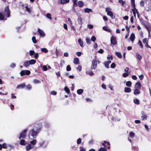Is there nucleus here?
<instances>
[{
    "mask_svg": "<svg viewBox=\"0 0 151 151\" xmlns=\"http://www.w3.org/2000/svg\"><path fill=\"white\" fill-rule=\"evenodd\" d=\"M133 101L134 102L137 104L138 105L139 104V101L138 99H134Z\"/></svg>",
    "mask_w": 151,
    "mask_h": 151,
    "instance_id": "obj_31",
    "label": "nucleus"
},
{
    "mask_svg": "<svg viewBox=\"0 0 151 151\" xmlns=\"http://www.w3.org/2000/svg\"><path fill=\"white\" fill-rule=\"evenodd\" d=\"M104 64L106 68H109V64L107 63L106 61L104 63Z\"/></svg>",
    "mask_w": 151,
    "mask_h": 151,
    "instance_id": "obj_48",
    "label": "nucleus"
},
{
    "mask_svg": "<svg viewBox=\"0 0 151 151\" xmlns=\"http://www.w3.org/2000/svg\"><path fill=\"white\" fill-rule=\"evenodd\" d=\"M25 86V85L24 83H22L17 86V88L18 89L22 88Z\"/></svg>",
    "mask_w": 151,
    "mask_h": 151,
    "instance_id": "obj_14",
    "label": "nucleus"
},
{
    "mask_svg": "<svg viewBox=\"0 0 151 151\" xmlns=\"http://www.w3.org/2000/svg\"><path fill=\"white\" fill-rule=\"evenodd\" d=\"M42 68L43 70L44 71L47 70V68L46 65H44L42 67Z\"/></svg>",
    "mask_w": 151,
    "mask_h": 151,
    "instance_id": "obj_53",
    "label": "nucleus"
},
{
    "mask_svg": "<svg viewBox=\"0 0 151 151\" xmlns=\"http://www.w3.org/2000/svg\"><path fill=\"white\" fill-rule=\"evenodd\" d=\"M64 90L67 93H69L70 92V90L66 86H65V87Z\"/></svg>",
    "mask_w": 151,
    "mask_h": 151,
    "instance_id": "obj_36",
    "label": "nucleus"
},
{
    "mask_svg": "<svg viewBox=\"0 0 151 151\" xmlns=\"http://www.w3.org/2000/svg\"><path fill=\"white\" fill-rule=\"evenodd\" d=\"M23 65L26 68H27L29 66L30 64L29 60H27L24 62Z\"/></svg>",
    "mask_w": 151,
    "mask_h": 151,
    "instance_id": "obj_10",
    "label": "nucleus"
},
{
    "mask_svg": "<svg viewBox=\"0 0 151 151\" xmlns=\"http://www.w3.org/2000/svg\"><path fill=\"white\" fill-rule=\"evenodd\" d=\"M86 73V74H88V75H90V76H92L93 75V74H94L93 72L92 71H88Z\"/></svg>",
    "mask_w": 151,
    "mask_h": 151,
    "instance_id": "obj_35",
    "label": "nucleus"
},
{
    "mask_svg": "<svg viewBox=\"0 0 151 151\" xmlns=\"http://www.w3.org/2000/svg\"><path fill=\"white\" fill-rule=\"evenodd\" d=\"M56 92L55 91H52L50 92V94L53 95H55L56 94Z\"/></svg>",
    "mask_w": 151,
    "mask_h": 151,
    "instance_id": "obj_50",
    "label": "nucleus"
},
{
    "mask_svg": "<svg viewBox=\"0 0 151 151\" xmlns=\"http://www.w3.org/2000/svg\"><path fill=\"white\" fill-rule=\"evenodd\" d=\"M114 119L115 121H119L120 119L119 117H118V116H115V117L114 118Z\"/></svg>",
    "mask_w": 151,
    "mask_h": 151,
    "instance_id": "obj_51",
    "label": "nucleus"
},
{
    "mask_svg": "<svg viewBox=\"0 0 151 151\" xmlns=\"http://www.w3.org/2000/svg\"><path fill=\"white\" fill-rule=\"evenodd\" d=\"M138 44L139 45L141 46V47H143V45L142 44V42L140 40L139 41Z\"/></svg>",
    "mask_w": 151,
    "mask_h": 151,
    "instance_id": "obj_61",
    "label": "nucleus"
},
{
    "mask_svg": "<svg viewBox=\"0 0 151 151\" xmlns=\"http://www.w3.org/2000/svg\"><path fill=\"white\" fill-rule=\"evenodd\" d=\"M79 62V59L78 58H76L74 59L73 62L75 64H78V63Z\"/></svg>",
    "mask_w": 151,
    "mask_h": 151,
    "instance_id": "obj_24",
    "label": "nucleus"
},
{
    "mask_svg": "<svg viewBox=\"0 0 151 151\" xmlns=\"http://www.w3.org/2000/svg\"><path fill=\"white\" fill-rule=\"evenodd\" d=\"M135 38V35L133 33H132L130 36V39L133 42Z\"/></svg>",
    "mask_w": 151,
    "mask_h": 151,
    "instance_id": "obj_16",
    "label": "nucleus"
},
{
    "mask_svg": "<svg viewBox=\"0 0 151 151\" xmlns=\"http://www.w3.org/2000/svg\"><path fill=\"white\" fill-rule=\"evenodd\" d=\"M4 18V17L3 14L0 12V20H2Z\"/></svg>",
    "mask_w": 151,
    "mask_h": 151,
    "instance_id": "obj_43",
    "label": "nucleus"
},
{
    "mask_svg": "<svg viewBox=\"0 0 151 151\" xmlns=\"http://www.w3.org/2000/svg\"><path fill=\"white\" fill-rule=\"evenodd\" d=\"M38 32L41 36L44 37L45 36V33L43 30L39 28L38 29Z\"/></svg>",
    "mask_w": 151,
    "mask_h": 151,
    "instance_id": "obj_11",
    "label": "nucleus"
},
{
    "mask_svg": "<svg viewBox=\"0 0 151 151\" xmlns=\"http://www.w3.org/2000/svg\"><path fill=\"white\" fill-rule=\"evenodd\" d=\"M133 8L132 9V11L133 12V14L134 15V17H136V13L138 14L139 13V12L137 10V9L135 8V7H132Z\"/></svg>",
    "mask_w": 151,
    "mask_h": 151,
    "instance_id": "obj_9",
    "label": "nucleus"
},
{
    "mask_svg": "<svg viewBox=\"0 0 151 151\" xmlns=\"http://www.w3.org/2000/svg\"><path fill=\"white\" fill-rule=\"evenodd\" d=\"M83 92V90L82 89H79L77 90V93L79 95L81 94Z\"/></svg>",
    "mask_w": 151,
    "mask_h": 151,
    "instance_id": "obj_26",
    "label": "nucleus"
},
{
    "mask_svg": "<svg viewBox=\"0 0 151 151\" xmlns=\"http://www.w3.org/2000/svg\"><path fill=\"white\" fill-rule=\"evenodd\" d=\"M141 86V84L139 82H137L135 85V87L136 88L140 89Z\"/></svg>",
    "mask_w": 151,
    "mask_h": 151,
    "instance_id": "obj_13",
    "label": "nucleus"
},
{
    "mask_svg": "<svg viewBox=\"0 0 151 151\" xmlns=\"http://www.w3.org/2000/svg\"><path fill=\"white\" fill-rule=\"evenodd\" d=\"M129 135L131 138H133L135 136V134L133 132H131L129 133Z\"/></svg>",
    "mask_w": 151,
    "mask_h": 151,
    "instance_id": "obj_38",
    "label": "nucleus"
},
{
    "mask_svg": "<svg viewBox=\"0 0 151 151\" xmlns=\"http://www.w3.org/2000/svg\"><path fill=\"white\" fill-rule=\"evenodd\" d=\"M4 14L5 16L7 17H9L10 16L9 10L8 6L5 8Z\"/></svg>",
    "mask_w": 151,
    "mask_h": 151,
    "instance_id": "obj_4",
    "label": "nucleus"
},
{
    "mask_svg": "<svg viewBox=\"0 0 151 151\" xmlns=\"http://www.w3.org/2000/svg\"><path fill=\"white\" fill-rule=\"evenodd\" d=\"M77 0H73V6H77Z\"/></svg>",
    "mask_w": 151,
    "mask_h": 151,
    "instance_id": "obj_32",
    "label": "nucleus"
},
{
    "mask_svg": "<svg viewBox=\"0 0 151 151\" xmlns=\"http://www.w3.org/2000/svg\"><path fill=\"white\" fill-rule=\"evenodd\" d=\"M39 57V54L37 53H36L34 55L35 58V59Z\"/></svg>",
    "mask_w": 151,
    "mask_h": 151,
    "instance_id": "obj_58",
    "label": "nucleus"
},
{
    "mask_svg": "<svg viewBox=\"0 0 151 151\" xmlns=\"http://www.w3.org/2000/svg\"><path fill=\"white\" fill-rule=\"evenodd\" d=\"M145 9L147 11L151 10V2L150 1H148V4L145 7Z\"/></svg>",
    "mask_w": 151,
    "mask_h": 151,
    "instance_id": "obj_8",
    "label": "nucleus"
},
{
    "mask_svg": "<svg viewBox=\"0 0 151 151\" xmlns=\"http://www.w3.org/2000/svg\"><path fill=\"white\" fill-rule=\"evenodd\" d=\"M142 119L143 120H145L147 119V116L146 115H144V116H141Z\"/></svg>",
    "mask_w": 151,
    "mask_h": 151,
    "instance_id": "obj_47",
    "label": "nucleus"
},
{
    "mask_svg": "<svg viewBox=\"0 0 151 151\" xmlns=\"http://www.w3.org/2000/svg\"><path fill=\"white\" fill-rule=\"evenodd\" d=\"M91 40L93 41L94 42L96 40V38L94 36H93L91 39Z\"/></svg>",
    "mask_w": 151,
    "mask_h": 151,
    "instance_id": "obj_56",
    "label": "nucleus"
},
{
    "mask_svg": "<svg viewBox=\"0 0 151 151\" xmlns=\"http://www.w3.org/2000/svg\"><path fill=\"white\" fill-rule=\"evenodd\" d=\"M2 148L5 149H6L7 148L6 145L5 143H4L2 145Z\"/></svg>",
    "mask_w": 151,
    "mask_h": 151,
    "instance_id": "obj_63",
    "label": "nucleus"
},
{
    "mask_svg": "<svg viewBox=\"0 0 151 151\" xmlns=\"http://www.w3.org/2000/svg\"><path fill=\"white\" fill-rule=\"evenodd\" d=\"M111 9L109 7H107L106 9V12L107 13L111 11Z\"/></svg>",
    "mask_w": 151,
    "mask_h": 151,
    "instance_id": "obj_52",
    "label": "nucleus"
},
{
    "mask_svg": "<svg viewBox=\"0 0 151 151\" xmlns=\"http://www.w3.org/2000/svg\"><path fill=\"white\" fill-rule=\"evenodd\" d=\"M116 56L119 58H121L122 57V55L120 54V53L118 52H116Z\"/></svg>",
    "mask_w": 151,
    "mask_h": 151,
    "instance_id": "obj_29",
    "label": "nucleus"
},
{
    "mask_svg": "<svg viewBox=\"0 0 151 151\" xmlns=\"http://www.w3.org/2000/svg\"><path fill=\"white\" fill-rule=\"evenodd\" d=\"M124 77H126L128 76V74L127 73H124L122 75Z\"/></svg>",
    "mask_w": 151,
    "mask_h": 151,
    "instance_id": "obj_62",
    "label": "nucleus"
},
{
    "mask_svg": "<svg viewBox=\"0 0 151 151\" xmlns=\"http://www.w3.org/2000/svg\"><path fill=\"white\" fill-rule=\"evenodd\" d=\"M103 29L106 31H109V29H108L107 27L106 26H104V27H103Z\"/></svg>",
    "mask_w": 151,
    "mask_h": 151,
    "instance_id": "obj_55",
    "label": "nucleus"
},
{
    "mask_svg": "<svg viewBox=\"0 0 151 151\" xmlns=\"http://www.w3.org/2000/svg\"><path fill=\"white\" fill-rule=\"evenodd\" d=\"M92 10L91 9L88 8H86L84 9V12L86 13H89L90 12H92Z\"/></svg>",
    "mask_w": 151,
    "mask_h": 151,
    "instance_id": "obj_28",
    "label": "nucleus"
},
{
    "mask_svg": "<svg viewBox=\"0 0 151 151\" xmlns=\"http://www.w3.org/2000/svg\"><path fill=\"white\" fill-rule=\"evenodd\" d=\"M81 138H79L77 140V143L78 144H80L81 142Z\"/></svg>",
    "mask_w": 151,
    "mask_h": 151,
    "instance_id": "obj_57",
    "label": "nucleus"
},
{
    "mask_svg": "<svg viewBox=\"0 0 151 151\" xmlns=\"http://www.w3.org/2000/svg\"><path fill=\"white\" fill-rule=\"evenodd\" d=\"M20 144L22 145H24L26 144V142L24 140L21 139L20 141Z\"/></svg>",
    "mask_w": 151,
    "mask_h": 151,
    "instance_id": "obj_21",
    "label": "nucleus"
},
{
    "mask_svg": "<svg viewBox=\"0 0 151 151\" xmlns=\"http://www.w3.org/2000/svg\"><path fill=\"white\" fill-rule=\"evenodd\" d=\"M115 67V64L114 63H112L111 65V67L112 68H114Z\"/></svg>",
    "mask_w": 151,
    "mask_h": 151,
    "instance_id": "obj_64",
    "label": "nucleus"
},
{
    "mask_svg": "<svg viewBox=\"0 0 151 151\" xmlns=\"http://www.w3.org/2000/svg\"><path fill=\"white\" fill-rule=\"evenodd\" d=\"M30 65L34 64L36 62V61L34 59H31L29 60Z\"/></svg>",
    "mask_w": 151,
    "mask_h": 151,
    "instance_id": "obj_17",
    "label": "nucleus"
},
{
    "mask_svg": "<svg viewBox=\"0 0 151 151\" xmlns=\"http://www.w3.org/2000/svg\"><path fill=\"white\" fill-rule=\"evenodd\" d=\"M27 129H24L20 134V136L19 137V139H20L22 138H24L26 136V133L27 132Z\"/></svg>",
    "mask_w": 151,
    "mask_h": 151,
    "instance_id": "obj_3",
    "label": "nucleus"
},
{
    "mask_svg": "<svg viewBox=\"0 0 151 151\" xmlns=\"http://www.w3.org/2000/svg\"><path fill=\"white\" fill-rule=\"evenodd\" d=\"M124 91L126 93H130L131 91V89L130 88L125 87Z\"/></svg>",
    "mask_w": 151,
    "mask_h": 151,
    "instance_id": "obj_15",
    "label": "nucleus"
},
{
    "mask_svg": "<svg viewBox=\"0 0 151 151\" xmlns=\"http://www.w3.org/2000/svg\"><path fill=\"white\" fill-rule=\"evenodd\" d=\"M71 70V68L70 65H68L66 67V70L67 71H70Z\"/></svg>",
    "mask_w": 151,
    "mask_h": 151,
    "instance_id": "obj_46",
    "label": "nucleus"
},
{
    "mask_svg": "<svg viewBox=\"0 0 151 151\" xmlns=\"http://www.w3.org/2000/svg\"><path fill=\"white\" fill-rule=\"evenodd\" d=\"M33 82L35 84L39 83H40V81L37 79H34L33 81Z\"/></svg>",
    "mask_w": 151,
    "mask_h": 151,
    "instance_id": "obj_40",
    "label": "nucleus"
},
{
    "mask_svg": "<svg viewBox=\"0 0 151 151\" xmlns=\"http://www.w3.org/2000/svg\"><path fill=\"white\" fill-rule=\"evenodd\" d=\"M140 93V92L139 90L138 89H135L134 90V94L135 95H137L138 94H139Z\"/></svg>",
    "mask_w": 151,
    "mask_h": 151,
    "instance_id": "obj_20",
    "label": "nucleus"
},
{
    "mask_svg": "<svg viewBox=\"0 0 151 151\" xmlns=\"http://www.w3.org/2000/svg\"><path fill=\"white\" fill-rule=\"evenodd\" d=\"M77 69L78 70L80 71L82 69V66L81 65H79L78 67L77 68Z\"/></svg>",
    "mask_w": 151,
    "mask_h": 151,
    "instance_id": "obj_44",
    "label": "nucleus"
},
{
    "mask_svg": "<svg viewBox=\"0 0 151 151\" xmlns=\"http://www.w3.org/2000/svg\"><path fill=\"white\" fill-rule=\"evenodd\" d=\"M83 2L81 1H80L78 2V4H77V6H78L80 7H82L83 6Z\"/></svg>",
    "mask_w": 151,
    "mask_h": 151,
    "instance_id": "obj_22",
    "label": "nucleus"
},
{
    "mask_svg": "<svg viewBox=\"0 0 151 151\" xmlns=\"http://www.w3.org/2000/svg\"><path fill=\"white\" fill-rule=\"evenodd\" d=\"M136 56L137 58L139 60H141L142 58L141 56L138 52L137 53Z\"/></svg>",
    "mask_w": 151,
    "mask_h": 151,
    "instance_id": "obj_25",
    "label": "nucleus"
},
{
    "mask_svg": "<svg viewBox=\"0 0 151 151\" xmlns=\"http://www.w3.org/2000/svg\"><path fill=\"white\" fill-rule=\"evenodd\" d=\"M78 42L80 45L81 47H83V42L82 40H81V39L80 38L78 40Z\"/></svg>",
    "mask_w": 151,
    "mask_h": 151,
    "instance_id": "obj_18",
    "label": "nucleus"
},
{
    "mask_svg": "<svg viewBox=\"0 0 151 151\" xmlns=\"http://www.w3.org/2000/svg\"><path fill=\"white\" fill-rule=\"evenodd\" d=\"M32 88V86L30 85H27L26 87V88L28 90H30Z\"/></svg>",
    "mask_w": 151,
    "mask_h": 151,
    "instance_id": "obj_41",
    "label": "nucleus"
},
{
    "mask_svg": "<svg viewBox=\"0 0 151 151\" xmlns=\"http://www.w3.org/2000/svg\"><path fill=\"white\" fill-rule=\"evenodd\" d=\"M34 129H35L34 128L33 129L30 130L29 133V136L31 135L33 137V138H35L36 137L37 134L38 132L37 131L40 129V128H39L38 129H37V131H34Z\"/></svg>",
    "mask_w": 151,
    "mask_h": 151,
    "instance_id": "obj_1",
    "label": "nucleus"
},
{
    "mask_svg": "<svg viewBox=\"0 0 151 151\" xmlns=\"http://www.w3.org/2000/svg\"><path fill=\"white\" fill-rule=\"evenodd\" d=\"M65 63V61L64 60H62L61 61L60 65L61 66H62Z\"/></svg>",
    "mask_w": 151,
    "mask_h": 151,
    "instance_id": "obj_59",
    "label": "nucleus"
},
{
    "mask_svg": "<svg viewBox=\"0 0 151 151\" xmlns=\"http://www.w3.org/2000/svg\"><path fill=\"white\" fill-rule=\"evenodd\" d=\"M32 40L34 43H36L37 42L36 40L35 37H33L32 38Z\"/></svg>",
    "mask_w": 151,
    "mask_h": 151,
    "instance_id": "obj_45",
    "label": "nucleus"
},
{
    "mask_svg": "<svg viewBox=\"0 0 151 151\" xmlns=\"http://www.w3.org/2000/svg\"><path fill=\"white\" fill-rule=\"evenodd\" d=\"M35 52L33 50H30L29 51V55L31 56Z\"/></svg>",
    "mask_w": 151,
    "mask_h": 151,
    "instance_id": "obj_54",
    "label": "nucleus"
},
{
    "mask_svg": "<svg viewBox=\"0 0 151 151\" xmlns=\"http://www.w3.org/2000/svg\"><path fill=\"white\" fill-rule=\"evenodd\" d=\"M97 64V61L96 59H94L93 60L91 68L92 69H95L96 67Z\"/></svg>",
    "mask_w": 151,
    "mask_h": 151,
    "instance_id": "obj_2",
    "label": "nucleus"
},
{
    "mask_svg": "<svg viewBox=\"0 0 151 151\" xmlns=\"http://www.w3.org/2000/svg\"><path fill=\"white\" fill-rule=\"evenodd\" d=\"M107 14L108 15L110 16L111 17H112L113 15V14L112 12L111 11L110 12H108L107 13Z\"/></svg>",
    "mask_w": 151,
    "mask_h": 151,
    "instance_id": "obj_34",
    "label": "nucleus"
},
{
    "mask_svg": "<svg viewBox=\"0 0 151 151\" xmlns=\"http://www.w3.org/2000/svg\"><path fill=\"white\" fill-rule=\"evenodd\" d=\"M132 83L130 81H127L126 83V85L128 87H130L131 86Z\"/></svg>",
    "mask_w": 151,
    "mask_h": 151,
    "instance_id": "obj_27",
    "label": "nucleus"
},
{
    "mask_svg": "<svg viewBox=\"0 0 151 151\" xmlns=\"http://www.w3.org/2000/svg\"><path fill=\"white\" fill-rule=\"evenodd\" d=\"M37 143V141L35 139H34L32 141H31L30 142V144L32 146H34Z\"/></svg>",
    "mask_w": 151,
    "mask_h": 151,
    "instance_id": "obj_23",
    "label": "nucleus"
},
{
    "mask_svg": "<svg viewBox=\"0 0 151 151\" xmlns=\"http://www.w3.org/2000/svg\"><path fill=\"white\" fill-rule=\"evenodd\" d=\"M46 17H47V18H48L50 19H52L51 15L50 13H47L46 14Z\"/></svg>",
    "mask_w": 151,
    "mask_h": 151,
    "instance_id": "obj_30",
    "label": "nucleus"
},
{
    "mask_svg": "<svg viewBox=\"0 0 151 151\" xmlns=\"http://www.w3.org/2000/svg\"><path fill=\"white\" fill-rule=\"evenodd\" d=\"M40 147L45 148L47 145V142L44 141H42L39 143Z\"/></svg>",
    "mask_w": 151,
    "mask_h": 151,
    "instance_id": "obj_6",
    "label": "nucleus"
},
{
    "mask_svg": "<svg viewBox=\"0 0 151 151\" xmlns=\"http://www.w3.org/2000/svg\"><path fill=\"white\" fill-rule=\"evenodd\" d=\"M107 150L106 148L101 147L99 149L98 151H106Z\"/></svg>",
    "mask_w": 151,
    "mask_h": 151,
    "instance_id": "obj_33",
    "label": "nucleus"
},
{
    "mask_svg": "<svg viewBox=\"0 0 151 151\" xmlns=\"http://www.w3.org/2000/svg\"><path fill=\"white\" fill-rule=\"evenodd\" d=\"M20 73L21 76H22L25 74L28 75L30 73V72L29 70H22L20 72Z\"/></svg>",
    "mask_w": 151,
    "mask_h": 151,
    "instance_id": "obj_5",
    "label": "nucleus"
},
{
    "mask_svg": "<svg viewBox=\"0 0 151 151\" xmlns=\"http://www.w3.org/2000/svg\"><path fill=\"white\" fill-rule=\"evenodd\" d=\"M111 44L113 45H116L117 44V41L116 40V38L115 37L112 36L111 38Z\"/></svg>",
    "mask_w": 151,
    "mask_h": 151,
    "instance_id": "obj_7",
    "label": "nucleus"
},
{
    "mask_svg": "<svg viewBox=\"0 0 151 151\" xmlns=\"http://www.w3.org/2000/svg\"><path fill=\"white\" fill-rule=\"evenodd\" d=\"M131 2L132 4V7L134 8L135 6L134 0H131Z\"/></svg>",
    "mask_w": 151,
    "mask_h": 151,
    "instance_id": "obj_39",
    "label": "nucleus"
},
{
    "mask_svg": "<svg viewBox=\"0 0 151 151\" xmlns=\"http://www.w3.org/2000/svg\"><path fill=\"white\" fill-rule=\"evenodd\" d=\"M33 147V146H32L30 144H29L27 145L26 147V149L27 151H28L30 149L32 148Z\"/></svg>",
    "mask_w": 151,
    "mask_h": 151,
    "instance_id": "obj_12",
    "label": "nucleus"
},
{
    "mask_svg": "<svg viewBox=\"0 0 151 151\" xmlns=\"http://www.w3.org/2000/svg\"><path fill=\"white\" fill-rule=\"evenodd\" d=\"M86 40L87 43L88 44H90L91 43V41L89 38H86Z\"/></svg>",
    "mask_w": 151,
    "mask_h": 151,
    "instance_id": "obj_49",
    "label": "nucleus"
},
{
    "mask_svg": "<svg viewBox=\"0 0 151 151\" xmlns=\"http://www.w3.org/2000/svg\"><path fill=\"white\" fill-rule=\"evenodd\" d=\"M62 4H64L68 3L69 2V0H62Z\"/></svg>",
    "mask_w": 151,
    "mask_h": 151,
    "instance_id": "obj_42",
    "label": "nucleus"
},
{
    "mask_svg": "<svg viewBox=\"0 0 151 151\" xmlns=\"http://www.w3.org/2000/svg\"><path fill=\"white\" fill-rule=\"evenodd\" d=\"M119 2L122 5H124V3L125 2L123 1L122 0H119Z\"/></svg>",
    "mask_w": 151,
    "mask_h": 151,
    "instance_id": "obj_60",
    "label": "nucleus"
},
{
    "mask_svg": "<svg viewBox=\"0 0 151 151\" xmlns=\"http://www.w3.org/2000/svg\"><path fill=\"white\" fill-rule=\"evenodd\" d=\"M41 51L45 53H47L48 52V50L45 48H42L41 49Z\"/></svg>",
    "mask_w": 151,
    "mask_h": 151,
    "instance_id": "obj_37",
    "label": "nucleus"
},
{
    "mask_svg": "<svg viewBox=\"0 0 151 151\" xmlns=\"http://www.w3.org/2000/svg\"><path fill=\"white\" fill-rule=\"evenodd\" d=\"M78 22L79 23H81L82 21V19L81 17V15H78Z\"/></svg>",
    "mask_w": 151,
    "mask_h": 151,
    "instance_id": "obj_19",
    "label": "nucleus"
}]
</instances>
